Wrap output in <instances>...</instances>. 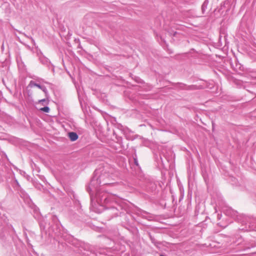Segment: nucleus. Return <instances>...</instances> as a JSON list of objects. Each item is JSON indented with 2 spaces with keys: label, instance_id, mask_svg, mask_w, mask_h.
Wrapping results in <instances>:
<instances>
[{
  "label": "nucleus",
  "instance_id": "f257e3e1",
  "mask_svg": "<svg viewBox=\"0 0 256 256\" xmlns=\"http://www.w3.org/2000/svg\"><path fill=\"white\" fill-rule=\"evenodd\" d=\"M28 89L30 94L40 90H42L43 91H44V89L42 90V88L40 85L32 82H31L30 83L28 86Z\"/></svg>",
  "mask_w": 256,
  "mask_h": 256
},
{
  "label": "nucleus",
  "instance_id": "f03ea898",
  "mask_svg": "<svg viewBox=\"0 0 256 256\" xmlns=\"http://www.w3.org/2000/svg\"><path fill=\"white\" fill-rule=\"evenodd\" d=\"M68 136L71 141H75L78 138V134L74 132H68Z\"/></svg>",
  "mask_w": 256,
  "mask_h": 256
},
{
  "label": "nucleus",
  "instance_id": "7ed1b4c3",
  "mask_svg": "<svg viewBox=\"0 0 256 256\" xmlns=\"http://www.w3.org/2000/svg\"><path fill=\"white\" fill-rule=\"evenodd\" d=\"M40 110L45 112H48L50 111V108L48 106H44V108H40Z\"/></svg>",
  "mask_w": 256,
  "mask_h": 256
},
{
  "label": "nucleus",
  "instance_id": "20e7f679",
  "mask_svg": "<svg viewBox=\"0 0 256 256\" xmlns=\"http://www.w3.org/2000/svg\"><path fill=\"white\" fill-rule=\"evenodd\" d=\"M38 102L39 103H40V102H45L46 104H48V102L47 100H46L45 99H43V100H40L38 101Z\"/></svg>",
  "mask_w": 256,
  "mask_h": 256
}]
</instances>
